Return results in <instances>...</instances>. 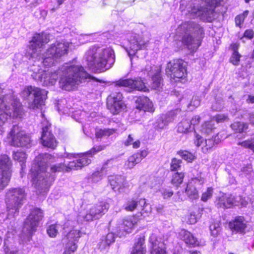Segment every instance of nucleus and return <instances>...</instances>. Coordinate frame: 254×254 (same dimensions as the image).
I'll return each mask as SVG.
<instances>
[{"mask_svg":"<svg viewBox=\"0 0 254 254\" xmlns=\"http://www.w3.org/2000/svg\"><path fill=\"white\" fill-rule=\"evenodd\" d=\"M50 128L51 125L48 123L42 127L40 142L44 147L54 149L57 146L58 142Z\"/></svg>","mask_w":254,"mask_h":254,"instance_id":"20","label":"nucleus"},{"mask_svg":"<svg viewBox=\"0 0 254 254\" xmlns=\"http://www.w3.org/2000/svg\"><path fill=\"white\" fill-rule=\"evenodd\" d=\"M123 98L120 92L113 93L108 97L107 106L113 115L118 114L125 109L126 105Z\"/></svg>","mask_w":254,"mask_h":254,"instance_id":"16","label":"nucleus"},{"mask_svg":"<svg viewBox=\"0 0 254 254\" xmlns=\"http://www.w3.org/2000/svg\"><path fill=\"white\" fill-rule=\"evenodd\" d=\"M115 241V235L113 233H108L106 237H103L99 244V248L101 250L105 249L112 243Z\"/></svg>","mask_w":254,"mask_h":254,"instance_id":"31","label":"nucleus"},{"mask_svg":"<svg viewBox=\"0 0 254 254\" xmlns=\"http://www.w3.org/2000/svg\"><path fill=\"white\" fill-rule=\"evenodd\" d=\"M138 219L133 216H128L119 222L116 228V233L119 237L130 233L134 227L137 224Z\"/></svg>","mask_w":254,"mask_h":254,"instance_id":"18","label":"nucleus"},{"mask_svg":"<svg viewBox=\"0 0 254 254\" xmlns=\"http://www.w3.org/2000/svg\"><path fill=\"white\" fill-rule=\"evenodd\" d=\"M179 236L187 245L190 247H194L198 245L197 239L190 232L185 229H182L180 231Z\"/></svg>","mask_w":254,"mask_h":254,"instance_id":"26","label":"nucleus"},{"mask_svg":"<svg viewBox=\"0 0 254 254\" xmlns=\"http://www.w3.org/2000/svg\"><path fill=\"white\" fill-rule=\"evenodd\" d=\"M140 207L141 208L142 213H146L147 214L151 212V206L148 203H146L145 200V204L142 205H140Z\"/></svg>","mask_w":254,"mask_h":254,"instance_id":"60","label":"nucleus"},{"mask_svg":"<svg viewBox=\"0 0 254 254\" xmlns=\"http://www.w3.org/2000/svg\"><path fill=\"white\" fill-rule=\"evenodd\" d=\"M115 83L116 86L128 88V92L135 90L144 92L148 90L145 83L140 77L134 79H120Z\"/></svg>","mask_w":254,"mask_h":254,"instance_id":"17","label":"nucleus"},{"mask_svg":"<svg viewBox=\"0 0 254 254\" xmlns=\"http://www.w3.org/2000/svg\"><path fill=\"white\" fill-rule=\"evenodd\" d=\"M186 192L188 196L192 200L197 199L199 197L198 192L195 186L188 184L186 189Z\"/></svg>","mask_w":254,"mask_h":254,"instance_id":"35","label":"nucleus"},{"mask_svg":"<svg viewBox=\"0 0 254 254\" xmlns=\"http://www.w3.org/2000/svg\"><path fill=\"white\" fill-rule=\"evenodd\" d=\"M106 145H98L94 146L90 150L86 153V155H89L92 156L97 153L103 150L106 148Z\"/></svg>","mask_w":254,"mask_h":254,"instance_id":"51","label":"nucleus"},{"mask_svg":"<svg viewBox=\"0 0 254 254\" xmlns=\"http://www.w3.org/2000/svg\"><path fill=\"white\" fill-rule=\"evenodd\" d=\"M23 114V113H22ZM22 114L18 117L13 115V109L11 104L0 105V127H2L6 123L8 118L12 116L13 118H21Z\"/></svg>","mask_w":254,"mask_h":254,"instance_id":"21","label":"nucleus"},{"mask_svg":"<svg viewBox=\"0 0 254 254\" xmlns=\"http://www.w3.org/2000/svg\"><path fill=\"white\" fill-rule=\"evenodd\" d=\"M30 70L32 71L31 76L37 82L42 83L44 70L39 68L38 66L36 67L34 65L31 66Z\"/></svg>","mask_w":254,"mask_h":254,"instance_id":"34","label":"nucleus"},{"mask_svg":"<svg viewBox=\"0 0 254 254\" xmlns=\"http://www.w3.org/2000/svg\"><path fill=\"white\" fill-rule=\"evenodd\" d=\"M50 72L51 85H54L60 76V86L64 90L70 91L76 85L91 80L99 81L86 72L81 65H69L66 64L57 71Z\"/></svg>","mask_w":254,"mask_h":254,"instance_id":"1","label":"nucleus"},{"mask_svg":"<svg viewBox=\"0 0 254 254\" xmlns=\"http://www.w3.org/2000/svg\"><path fill=\"white\" fill-rule=\"evenodd\" d=\"M109 206V204L106 202H100L92 206L83 218L86 221L99 219L107 212Z\"/></svg>","mask_w":254,"mask_h":254,"instance_id":"19","label":"nucleus"},{"mask_svg":"<svg viewBox=\"0 0 254 254\" xmlns=\"http://www.w3.org/2000/svg\"><path fill=\"white\" fill-rule=\"evenodd\" d=\"M109 181L112 189L116 191L121 187L124 182V178L120 175L111 176L109 177Z\"/></svg>","mask_w":254,"mask_h":254,"instance_id":"28","label":"nucleus"},{"mask_svg":"<svg viewBox=\"0 0 254 254\" xmlns=\"http://www.w3.org/2000/svg\"><path fill=\"white\" fill-rule=\"evenodd\" d=\"M89 68L96 72H102L110 68L115 62V55L110 47L102 48L92 46L85 55Z\"/></svg>","mask_w":254,"mask_h":254,"instance_id":"6","label":"nucleus"},{"mask_svg":"<svg viewBox=\"0 0 254 254\" xmlns=\"http://www.w3.org/2000/svg\"><path fill=\"white\" fill-rule=\"evenodd\" d=\"M25 196V190L21 188L11 189L7 191L5 195V202L9 214H14L19 212Z\"/></svg>","mask_w":254,"mask_h":254,"instance_id":"9","label":"nucleus"},{"mask_svg":"<svg viewBox=\"0 0 254 254\" xmlns=\"http://www.w3.org/2000/svg\"><path fill=\"white\" fill-rule=\"evenodd\" d=\"M217 207L222 208H231L233 205H238V203L232 195L223 194L218 197L216 201Z\"/></svg>","mask_w":254,"mask_h":254,"instance_id":"22","label":"nucleus"},{"mask_svg":"<svg viewBox=\"0 0 254 254\" xmlns=\"http://www.w3.org/2000/svg\"><path fill=\"white\" fill-rule=\"evenodd\" d=\"M178 154L188 162H191L194 159V156L190 152L186 150H180L178 152Z\"/></svg>","mask_w":254,"mask_h":254,"instance_id":"44","label":"nucleus"},{"mask_svg":"<svg viewBox=\"0 0 254 254\" xmlns=\"http://www.w3.org/2000/svg\"><path fill=\"white\" fill-rule=\"evenodd\" d=\"M162 245L151 248V254H165V251L162 248Z\"/></svg>","mask_w":254,"mask_h":254,"instance_id":"55","label":"nucleus"},{"mask_svg":"<svg viewBox=\"0 0 254 254\" xmlns=\"http://www.w3.org/2000/svg\"><path fill=\"white\" fill-rule=\"evenodd\" d=\"M149 242L151 244V248L159 245H162V243H160L158 240L156 236L154 234H151L150 236Z\"/></svg>","mask_w":254,"mask_h":254,"instance_id":"54","label":"nucleus"},{"mask_svg":"<svg viewBox=\"0 0 254 254\" xmlns=\"http://www.w3.org/2000/svg\"><path fill=\"white\" fill-rule=\"evenodd\" d=\"M182 163L181 160L173 158L171 163V170L173 171H178L181 167Z\"/></svg>","mask_w":254,"mask_h":254,"instance_id":"50","label":"nucleus"},{"mask_svg":"<svg viewBox=\"0 0 254 254\" xmlns=\"http://www.w3.org/2000/svg\"><path fill=\"white\" fill-rule=\"evenodd\" d=\"M44 213L41 209L35 207L31 210L30 213L24 222V229L29 235L36 230L40 221L43 219Z\"/></svg>","mask_w":254,"mask_h":254,"instance_id":"15","label":"nucleus"},{"mask_svg":"<svg viewBox=\"0 0 254 254\" xmlns=\"http://www.w3.org/2000/svg\"><path fill=\"white\" fill-rule=\"evenodd\" d=\"M116 129L113 128L99 129L95 132V136L97 138H101L104 136H109L115 132Z\"/></svg>","mask_w":254,"mask_h":254,"instance_id":"38","label":"nucleus"},{"mask_svg":"<svg viewBox=\"0 0 254 254\" xmlns=\"http://www.w3.org/2000/svg\"><path fill=\"white\" fill-rule=\"evenodd\" d=\"M166 73L171 79L179 81L187 74V64L182 59L173 60L167 64Z\"/></svg>","mask_w":254,"mask_h":254,"instance_id":"11","label":"nucleus"},{"mask_svg":"<svg viewBox=\"0 0 254 254\" xmlns=\"http://www.w3.org/2000/svg\"><path fill=\"white\" fill-rule=\"evenodd\" d=\"M135 107L139 110L153 112L154 108L152 102L146 96H139L135 100Z\"/></svg>","mask_w":254,"mask_h":254,"instance_id":"24","label":"nucleus"},{"mask_svg":"<svg viewBox=\"0 0 254 254\" xmlns=\"http://www.w3.org/2000/svg\"><path fill=\"white\" fill-rule=\"evenodd\" d=\"M48 92L31 85L26 86L21 92V96L26 101L30 109L39 108L44 104Z\"/></svg>","mask_w":254,"mask_h":254,"instance_id":"8","label":"nucleus"},{"mask_svg":"<svg viewBox=\"0 0 254 254\" xmlns=\"http://www.w3.org/2000/svg\"><path fill=\"white\" fill-rule=\"evenodd\" d=\"M233 53L230 59V62L234 65L239 64L240 59L242 56L238 52L237 48H234Z\"/></svg>","mask_w":254,"mask_h":254,"instance_id":"45","label":"nucleus"},{"mask_svg":"<svg viewBox=\"0 0 254 254\" xmlns=\"http://www.w3.org/2000/svg\"><path fill=\"white\" fill-rule=\"evenodd\" d=\"M65 169H66V165L64 163H61L52 165L49 172H50L51 174L55 175V173L57 172L65 171Z\"/></svg>","mask_w":254,"mask_h":254,"instance_id":"43","label":"nucleus"},{"mask_svg":"<svg viewBox=\"0 0 254 254\" xmlns=\"http://www.w3.org/2000/svg\"><path fill=\"white\" fill-rule=\"evenodd\" d=\"M219 142V138H216V136L210 139H206L205 140V145L202 148V151L204 153H207L208 150L211 149L215 144H217Z\"/></svg>","mask_w":254,"mask_h":254,"instance_id":"37","label":"nucleus"},{"mask_svg":"<svg viewBox=\"0 0 254 254\" xmlns=\"http://www.w3.org/2000/svg\"><path fill=\"white\" fill-rule=\"evenodd\" d=\"M209 228L211 235L214 237L217 236L221 231L220 224L219 223H214L211 224Z\"/></svg>","mask_w":254,"mask_h":254,"instance_id":"47","label":"nucleus"},{"mask_svg":"<svg viewBox=\"0 0 254 254\" xmlns=\"http://www.w3.org/2000/svg\"><path fill=\"white\" fill-rule=\"evenodd\" d=\"M67 251H70L72 252V253H74V252L76 250L77 246L74 243H69L67 245Z\"/></svg>","mask_w":254,"mask_h":254,"instance_id":"62","label":"nucleus"},{"mask_svg":"<svg viewBox=\"0 0 254 254\" xmlns=\"http://www.w3.org/2000/svg\"><path fill=\"white\" fill-rule=\"evenodd\" d=\"M242 146L251 149L254 152V138L251 140H246L241 143Z\"/></svg>","mask_w":254,"mask_h":254,"instance_id":"56","label":"nucleus"},{"mask_svg":"<svg viewBox=\"0 0 254 254\" xmlns=\"http://www.w3.org/2000/svg\"><path fill=\"white\" fill-rule=\"evenodd\" d=\"M177 33L182 36V43L189 49L195 51L200 45V39L202 38L204 31L202 27L197 23L188 21L178 27Z\"/></svg>","mask_w":254,"mask_h":254,"instance_id":"7","label":"nucleus"},{"mask_svg":"<svg viewBox=\"0 0 254 254\" xmlns=\"http://www.w3.org/2000/svg\"><path fill=\"white\" fill-rule=\"evenodd\" d=\"M49 41V35L42 33V34H35L30 42L29 50L27 51V56L30 58L38 59L39 52L43 45Z\"/></svg>","mask_w":254,"mask_h":254,"instance_id":"14","label":"nucleus"},{"mask_svg":"<svg viewBox=\"0 0 254 254\" xmlns=\"http://www.w3.org/2000/svg\"><path fill=\"white\" fill-rule=\"evenodd\" d=\"M171 119H167L166 120H164L162 118L159 119L158 121L155 124V128L156 129H163L168 124L169 122H171Z\"/></svg>","mask_w":254,"mask_h":254,"instance_id":"48","label":"nucleus"},{"mask_svg":"<svg viewBox=\"0 0 254 254\" xmlns=\"http://www.w3.org/2000/svg\"><path fill=\"white\" fill-rule=\"evenodd\" d=\"M152 80V87L154 89H158L162 84L163 79L161 76L160 70L151 77Z\"/></svg>","mask_w":254,"mask_h":254,"instance_id":"39","label":"nucleus"},{"mask_svg":"<svg viewBox=\"0 0 254 254\" xmlns=\"http://www.w3.org/2000/svg\"><path fill=\"white\" fill-rule=\"evenodd\" d=\"M112 160V159L108 160L103 165L100 171H98L94 172L89 177V179L93 182H98L101 180L104 175V171L106 168V166L108 163Z\"/></svg>","mask_w":254,"mask_h":254,"instance_id":"32","label":"nucleus"},{"mask_svg":"<svg viewBox=\"0 0 254 254\" xmlns=\"http://www.w3.org/2000/svg\"><path fill=\"white\" fill-rule=\"evenodd\" d=\"M12 162L6 155L0 156V190L8 185L11 175Z\"/></svg>","mask_w":254,"mask_h":254,"instance_id":"13","label":"nucleus"},{"mask_svg":"<svg viewBox=\"0 0 254 254\" xmlns=\"http://www.w3.org/2000/svg\"><path fill=\"white\" fill-rule=\"evenodd\" d=\"M52 157L49 153L40 154L35 158L31 169L33 184L40 194L47 192L56 178L55 175L48 171L47 161Z\"/></svg>","mask_w":254,"mask_h":254,"instance_id":"4","label":"nucleus"},{"mask_svg":"<svg viewBox=\"0 0 254 254\" xmlns=\"http://www.w3.org/2000/svg\"><path fill=\"white\" fill-rule=\"evenodd\" d=\"M184 175L182 173L177 172L173 176L172 182L174 184H180L183 182Z\"/></svg>","mask_w":254,"mask_h":254,"instance_id":"49","label":"nucleus"},{"mask_svg":"<svg viewBox=\"0 0 254 254\" xmlns=\"http://www.w3.org/2000/svg\"><path fill=\"white\" fill-rule=\"evenodd\" d=\"M254 37V31L252 29L246 30L243 35V37L241 38L242 40L244 38H247L248 39H252Z\"/></svg>","mask_w":254,"mask_h":254,"instance_id":"59","label":"nucleus"},{"mask_svg":"<svg viewBox=\"0 0 254 254\" xmlns=\"http://www.w3.org/2000/svg\"><path fill=\"white\" fill-rule=\"evenodd\" d=\"M44 75L43 76V80L42 81V84L43 85L47 86V85H51V81H50V78H51V75H50V72L48 71H44Z\"/></svg>","mask_w":254,"mask_h":254,"instance_id":"53","label":"nucleus"},{"mask_svg":"<svg viewBox=\"0 0 254 254\" xmlns=\"http://www.w3.org/2000/svg\"><path fill=\"white\" fill-rule=\"evenodd\" d=\"M146 48V43L144 41H135L130 44L128 54L129 56L134 55L138 50L145 49Z\"/></svg>","mask_w":254,"mask_h":254,"instance_id":"30","label":"nucleus"},{"mask_svg":"<svg viewBox=\"0 0 254 254\" xmlns=\"http://www.w3.org/2000/svg\"><path fill=\"white\" fill-rule=\"evenodd\" d=\"M212 130L211 125L209 124H206L203 126L202 131L206 133L209 134Z\"/></svg>","mask_w":254,"mask_h":254,"instance_id":"64","label":"nucleus"},{"mask_svg":"<svg viewBox=\"0 0 254 254\" xmlns=\"http://www.w3.org/2000/svg\"><path fill=\"white\" fill-rule=\"evenodd\" d=\"M138 156V154L135 153L128 158L127 162L126 164L128 168L132 169L136 164L140 162V158Z\"/></svg>","mask_w":254,"mask_h":254,"instance_id":"42","label":"nucleus"},{"mask_svg":"<svg viewBox=\"0 0 254 254\" xmlns=\"http://www.w3.org/2000/svg\"><path fill=\"white\" fill-rule=\"evenodd\" d=\"M213 189L211 188H208L206 191L202 193L201 197V200L206 202L208 199L211 197Z\"/></svg>","mask_w":254,"mask_h":254,"instance_id":"52","label":"nucleus"},{"mask_svg":"<svg viewBox=\"0 0 254 254\" xmlns=\"http://www.w3.org/2000/svg\"><path fill=\"white\" fill-rule=\"evenodd\" d=\"M193 129L190 124V120L185 119L178 124L177 130L179 132L185 133L191 131Z\"/></svg>","mask_w":254,"mask_h":254,"instance_id":"33","label":"nucleus"},{"mask_svg":"<svg viewBox=\"0 0 254 254\" xmlns=\"http://www.w3.org/2000/svg\"><path fill=\"white\" fill-rule=\"evenodd\" d=\"M13 158L20 163L22 169L25 166L24 163L26 159V154L23 152L17 151L13 153Z\"/></svg>","mask_w":254,"mask_h":254,"instance_id":"41","label":"nucleus"},{"mask_svg":"<svg viewBox=\"0 0 254 254\" xmlns=\"http://www.w3.org/2000/svg\"><path fill=\"white\" fill-rule=\"evenodd\" d=\"M222 0H181L180 9L191 18H199L210 21L214 16V9Z\"/></svg>","mask_w":254,"mask_h":254,"instance_id":"5","label":"nucleus"},{"mask_svg":"<svg viewBox=\"0 0 254 254\" xmlns=\"http://www.w3.org/2000/svg\"><path fill=\"white\" fill-rule=\"evenodd\" d=\"M145 237H140L135 244L132 254H145L146 250L144 245Z\"/></svg>","mask_w":254,"mask_h":254,"instance_id":"29","label":"nucleus"},{"mask_svg":"<svg viewBox=\"0 0 254 254\" xmlns=\"http://www.w3.org/2000/svg\"><path fill=\"white\" fill-rule=\"evenodd\" d=\"M8 135L11 137V144L13 146L29 148L33 144L30 136L22 131L17 125L12 126Z\"/></svg>","mask_w":254,"mask_h":254,"instance_id":"12","label":"nucleus"},{"mask_svg":"<svg viewBox=\"0 0 254 254\" xmlns=\"http://www.w3.org/2000/svg\"><path fill=\"white\" fill-rule=\"evenodd\" d=\"M42 0H34L31 3L28 5V7L30 8H33L37 7L39 4L41 3Z\"/></svg>","mask_w":254,"mask_h":254,"instance_id":"63","label":"nucleus"},{"mask_svg":"<svg viewBox=\"0 0 254 254\" xmlns=\"http://www.w3.org/2000/svg\"><path fill=\"white\" fill-rule=\"evenodd\" d=\"M145 204V199L141 198H132L128 200L125 205V209L127 211H132L140 205Z\"/></svg>","mask_w":254,"mask_h":254,"instance_id":"27","label":"nucleus"},{"mask_svg":"<svg viewBox=\"0 0 254 254\" xmlns=\"http://www.w3.org/2000/svg\"><path fill=\"white\" fill-rule=\"evenodd\" d=\"M50 72L51 85H54L60 76V86L64 90L70 91L76 85L91 80L99 81L86 72L81 65H69L66 64L57 71Z\"/></svg>","mask_w":254,"mask_h":254,"instance_id":"3","label":"nucleus"},{"mask_svg":"<svg viewBox=\"0 0 254 254\" xmlns=\"http://www.w3.org/2000/svg\"><path fill=\"white\" fill-rule=\"evenodd\" d=\"M231 127L236 132L243 133L245 132L248 128V125L243 122H235L231 125Z\"/></svg>","mask_w":254,"mask_h":254,"instance_id":"36","label":"nucleus"},{"mask_svg":"<svg viewBox=\"0 0 254 254\" xmlns=\"http://www.w3.org/2000/svg\"><path fill=\"white\" fill-rule=\"evenodd\" d=\"M59 226L57 224L50 225L47 229V234L52 238L55 237L58 233Z\"/></svg>","mask_w":254,"mask_h":254,"instance_id":"46","label":"nucleus"},{"mask_svg":"<svg viewBox=\"0 0 254 254\" xmlns=\"http://www.w3.org/2000/svg\"><path fill=\"white\" fill-rule=\"evenodd\" d=\"M68 48V43H65L56 42L51 45L43 55L41 62L45 66H51L56 59L67 53Z\"/></svg>","mask_w":254,"mask_h":254,"instance_id":"10","label":"nucleus"},{"mask_svg":"<svg viewBox=\"0 0 254 254\" xmlns=\"http://www.w3.org/2000/svg\"><path fill=\"white\" fill-rule=\"evenodd\" d=\"M229 226L231 230L243 233L247 227L246 221L244 216H237L229 222Z\"/></svg>","mask_w":254,"mask_h":254,"instance_id":"23","label":"nucleus"},{"mask_svg":"<svg viewBox=\"0 0 254 254\" xmlns=\"http://www.w3.org/2000/svg\"><path fill=\"white\" fill-rule=\"evenodd\" d=\"M160 69L159 67L155 65H151L149 64L146 65L144 69H142V71L144 74H146L147 76L151 77L155 74V72L159 71Z\"/></svg>","mask_w":254,"mask_h":254,"instance_id":"40","label":"nucleus"},{"mask_svg":"<svg viewBox=\"0 0 254 254\" xmlns=\"http://www.w3.org/2000/svg\"><path fill=\"white\" fill-rule=\"evenodd\" d=\"M252 171L253 170L251 165H248L247 166L243 167L242 169V172L246 175H250Z\"/></svg>","mask_w":254,"mask_h":254,"instance_id":"61","label":"nucleus"},{"mask_svg":"<svg viewBox=\"0 0 254 254\" xmlns=\"http://www.w3.org/2000/svg\"><path fill=\"white\" fill-rule=\"evenodd\" d=\"M91 163L90 159L87 158L86 156L83 155L80 157L79 159L69 162L67 166H66V172H69L71 170H77L84 166L89 165Z\"/></svg>","mask_w":254,"mask_h":254,"instance_id":"25","label":"nucleus"},{"mask_svg":"<svg viewBox=\"0 0 254 254\" xmlns=\"http://www.w3.org/2000/svg\"><path fill=\"white\" fill-rule=\"evenodd\" d=\"M204 183V180L202 178H195L192 179L191 181L190 182L189 184H191L196 188L198 186H200Z\"/></svg>","mask_w":254,"mask_h":254,"instance_id":"58","label":"nucleus"},{"mask_svg":"<svg viewBox=\"0 0 254 254\" xmlns=\"http://www.w3.org/2000/svg\"><path fill=\"white\" fill-rule=\"evenodd\" d=\"M80 237L79 232L76 230H71L67 234V239L73 238L74 240Z\"/></svg>","mask_w":254,"mask_h":254,"instance_id":"57","label":"nucleus"},{"mask_svg":"<svg viewBox=\"0 0 254 254\" xmlns=\"http://www.w3.org/2000/svg\"><path fill=\"white\" fill-rule=\"evenodd\" d=\"M50 72L51 85H54L60 76V86L64 90L70 91L76 85L91 80L99 81L86 72L81 65H69L66 64L57 71Z\"/></svg>","mask_w":254,"mask_h":254,"instance_id":"2","label":"nucleus"}]
</instances>
